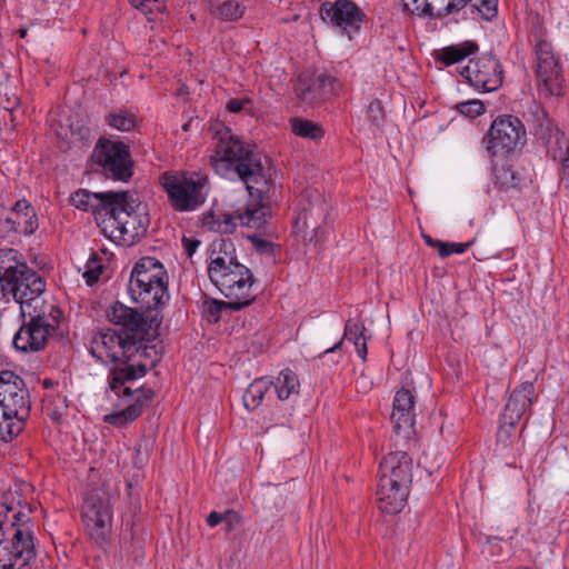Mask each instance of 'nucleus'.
<instances>
[{
  "label": "nucleus",
  "mask_w": 569,
  "mask_h": 569,
  "mask_svg": "<svg viewBox=\"0 0 569 569\" xmlns=\"http://www.w3.org/2000/svg\"><path fill=\"white\" fill-rule=\"evenodd\" d=\"M299 387L300 383L297 373L286 368L280 371L271 388L277 393L279 400H287L291 395L299 392Z\"/></svg>",
  "instance_id": "72a5a7b5"
},
{
  "label": "nucleus",
  "mask_w": 569,
  "mask_h": 569,
  "mask_svg": "<svg viewBox=\"0 0 569 569\" xmlns=\"http://www.w3.org/2000/svg\"><path fill=\"white\" fill-rule=\"evenodd\" d=\"M163 347L160 345L147 346L130 351L117 362H112L107 377V390L120 398L121 388L128 382L144 377L150 369L161 360Z\"/></svg>",
  "instance_id": "6e6552de"
},
{
  "label": "nucleus",
  "mask_w": 569,
  "mask_h": 569,
  "mask_svg": "<svg viewBox=\"0 0 569 569\" xmlns=\"http://www.w3.org/2000/svg\"><path fill=\"white\" fill-rule=\"evenodd\" d=\"M0 284L20 306L46 292L44 278L31 269L22 254L12 248L0 249Z\"/></svg>",
  "instance_id": "39448f33"
},
{
  "label": "nucleus",
  "mask_w": 569,
  "mask_h": 569,
  "mask_svg": "<svg viewBox=\"0 0 569 569\" xmlns=\"http://www.w3.org/2000/svg\"><path fill=\"white\" fill-rule=\"evenodd\" d=\"M52 335L40 325H34L30 320L23 319V323L16 332L12 343L19 351L38 352L46 348L48 339Z\"/></svg>",
  "instance_id": "a878e982"
},
{
  "label": "nucleus",
  "mask_w": 569,
  "mask_h": 569,
  "mask_svg": "<svg viewBox=\"0 0 569 569\" xmlns=\"http://www.w3.org/2000/svg\"><path fill=\"white\" fill-rule=\"evenodd\" d=\"M51 385H52V382H51L50 380H44V381H43V386H44L46 388L50 387Z\"/></svg>",
  "instance_id": "e2e57ef3"
},
{
  "label": "nucleus",
  "mask_w": 569,
  "mask_h": 569,
  "mask_svg": "<svg viewBox=\"0 0 569 569\" xmlns=\"http://www.w3.org/2000/svg\"><path fill=\"white\" fill-rule=\"evenodd\" d=\"M523 117L535 137L543 144H549L552 138H556L557 141L559 137L565 134L558 129L541 103L535 100L530 102Z\"/></svg>",
  "instance_id": "412c9836"
},
{
  "label": "nucleus",
  "mask_w": 569,
  "mask_h": 569,
  "mask_svg": "<svg viewBox=\"0 0 569 569\" xmlns=\"http://www.w3.org/2000/svg\"><path fill=\"white\" fill-rule=\"evenodd\" d=\"M106 122L119 131H131L136 128L137 119L128 110L118 109L107 114Z\"/></svg>",
  "instance_id": "79ce46f5"
},
{
  "label": "nucleus",
  "mask_w": 569,
  "mask_h": 569,
  "mask_svg": "<svg viewBox=\"0 0 569 569\" xmlns=\"http://www.w3.org/2000/svg\"><path fill=\"white\" fill-rule=\"evenodd\" d=\"M117 200L109 206L106 219H103V231L108 232L113 241H122L126 244H133L143 237L149 227V216L144 212L142 203L129 191H114Z\"/></svg>",
  "instance_id": "20e7f679"
},
{
  "label": "nucleus",
  "mask_w": 569,
  "mask_h": 569,
  "mask_svg": "<svg viewBox=\"0 0 569 569\" xmlns=\"http://www.w3.org/2000/svg\"><path fill=\"white\" fill-rule=\"evenodd\" d=\"M248 240L252 243L253 249L261 254L274 256L276 246L273 242L261 238L259 234L248 236Z\"/></svg>",
  "instance_id": "de8ad7c7"
},
{
  "label": "nucleus",
  "mask_w": 569,
  "mask_h": 569,
  "mask_svg": "<svg viewBox=\"0 0 569 569\" xmlns=\"http://www.w3.org/2000/svg\"><path fill=\"white\" fill-rule=\"evenodd\" d=\"M552 153L553 159H558L561 163L560 183L567 191H569V139L566 134L558 138Z\"/></svg>",
  "instance_id": "ea45409f"
},
{
  "label": "nucleus",
  "mask_w": 569,
  "mask_h": 569,
  "mask_svg": "<svg viewBox=\"0 0 569 569\" xmlns=\"http://www.w3.org/2000/svg\"><path fill=\"white\" fill-rule=\"evenodd\" d=\"M413 461L408 452L391 451L382 458L379 465V482L410 488Z\"/></svg>",
  "instance_id": "a211bd4d"
},
{
  "label": "nucleus",
  "mask_w": 569,
  "mask_h": 569,
  "mask_svg": "<svg viewBox=\"0 0 569 569\" xmlns=\"http://www.w3.org/2000/svg\"><path fill=\"white\" fill-rule=\"evenodd\" d=\"M527 142V131L522 121L512 114L498 116L482 138L488 157H508L520 150Z\"/></svg>",
  "instance_id": "1a4fd4ad"
},
{
  "label": "nucleus",
  "mask_w": 569,
  "mask_h": 569,
  "mask_svg": "<svg viewBox=\"0 0 569 569\" xmlns=\"http://www.w3.org/2000/svg\"><path fill=\"white\" fill-rule=\"evenodd\" d=\"M353 345H355V348H356V351H357L358 356L365 362L367 360V355H368L367 337L361 339V340H359V341H355Z\"/></svg>",
  "instance_id": "6e6d98bb"
},
{
  "label": "nucleus",
  "mask_w": 569,
  "mask_h": 569,
  "mask_svg": "<svg viewBox=\"0 0 569 569\" xmlns=\"http://www.w3.org/2000/svg\"><path fill=\"white\" fill-rule=\"evenodd\" d=\"M82 518L90 538L99 546L107 545L112 522L109 499L98 492L87 495L82 505Z\"/></svg>",
  "instance_id": "4468645a"
},
{
  "label": "nucleus",
  "mask_w": 569,
  "mask_h": 569,
  "mask_svg": "<svg viewBox=\"0 0 569 569\" xmlns=\"http://www.w3.org/2000/svg\"><path fill=\"white\" fill-rule=\"evenodd\" d=\"M342 82L333 74L325 71L321 73H301L295 83L297 98L309 106L319 104L332 96L342 91Z\"/></svg>",
  "instance_id": "ddd939ff"
},
{
  "label": "nucleus",
  "mask_w": 569,
  "mask_h": 569,
  "mask_svg": "<svg viewBox=\"0 0 569 569\" xmlns=\"http://www.w3.org/2000/svg\"><path fill=\"white\" fill-rule=\"evenodd\" d=\"M365 331H366V328L362 322H360L359 320L349 319L346 322L342 339H340L332 347L327 348L323 352H321L319 355V358H321L325 355L335 353L338 350H340L345 339L355 343V341H359V340L366 338Z\"/></svg>",
  "instance_id": "4c0bfd02"
},
{
  "label": "nucleus",
  "mask_w": 569,
  "mask_h": 569,
  "mask_svg": "<svg viewBox=\"0 0 569 569\" xmlns=\"http://www.w3.org/2000/svg\"><path fill=\"white\" fill-rule=\"evenodd\" d=\"M127 339H129L128 336H121L116 329H107L93 336L89 352L100 363H106V359L117 362L130 351L139 350Z\"/></svg>",
  "instance_id": "f3484780"
},
{
  "label": "nucleus",
  "mask_w": 569,
  "mask_h": 569,
  "mask_svg": "<svg viewBox=\"0 0 569 569\" xmlns=\"http://www.w3.org/2000/svg\"><path fill=\"white\" fill-rule=\"evenodd\" d=\"M140 450H141V449H140V446H138V447L136 448V455H137V456H139V455H140Z\"/></svg>",
  "instance_id": "69168bd1"
},
{
  "label": "nucleus",
  "mask_w": 569,
  "mask_h": 569,
  "mask_svg": "<svg viewBox=\"0 0 569 569\" xmlns=\"http://www.w3.org/2000/svg\"><path fill=\"white\" fill-rule=\"evenodd\" d=\"M39 228L34 207L26 199L18 200L9 210L0 203V238L13 241L31 236Z\"/></svg>",
  "instance_id": "f8f14e48"
},
{
  "label": "nucleus",
  "mask_w": 569,
  "mask_h": 569,
  "mask_svg": "<svg viewBox=\"0 0 569 569\" xmlns=\"http://www.w3.org/2000/svg\"><path fill=\"white\" fill-rule=\"evenodd\" d=\"M500 426L497 432V440L499 443H503L507 447L509 443H512V439L516 437L515 431L518 423H506L499 419Z\"/></svg>",
  "instance_id": "8fccbe9b"
},
{
  "label": "nucleus",
  "mask_w": 569,
  "mask_h": 569,
  "mask_svg": "<svg viewBox=\"0 0 569 569\" xmlns=\"http://www.w3.org/2000/svg\"><path fill=\"white\" fill-rule=\"evenodd\" d=\"M211 13L221 21L233 22L242 18L244 7L236 0H227L211 9Z\"/></svg>",
  "instance_id": "a19ab883"
},
{
  "label": "nucleus",
  "mask_w": 569,
  "mask_h": 569,
  "mask_svg": "<svg viewBox=\"0 0 569 569\" xmlns=\"http://www.w3.org/2000/svg\"><path fill=\"white\" fill-rule=\"evenodd\" d=\"M156 284L150 281H139L137 279H129L128 291L133 302L147 309V311H158L160 306L164 305L163 298H169V293L156 295Z\"/></svg>",
  "instance_id": "cd10ccee"
},
{
  "label": "nucleus",
  "mask_w": 569,
  "mask_h": 569,
  "mask_svg": "<svg viewBox=\"0 0 569 569\" xmlns=\"http://www.w3.org/2000/svg\"><path fill=\"white\" fill-rule=\"evenodd\" d=\"M313 231H315L313 237H315V238H318V236H319V233H320V228H315V230H313Z\"/></svg>",
  "instance_id": "0e129e2a"
},
{
  "label": "nucleus",
  "mask_w": 569,
  "mask_h": 569,
  "mask_svg": "<svg viewBox=\"0 0 569 569\" xmlns=\"http://www.w3.org/2000/svg\"><path fill=\"white\" fill-rule=\"evenodd\" d=\"M107 317L111 323L118 326L116 329L121 336H128L131 346L144 348L157 345L154 341L160 336L159 329L162 323V315L159 311L140 312L120 301H116L107 310Z\"/></svg>",
  "instance_id": "423d86ee"
},
{
  "label": "nucleus",
  "mask_w": 569,
  "mask_h": 569,
  "mask_svg": "<svg viewBox=\"0 0 569 569\" xmlns=\"http://www.w3.org/2000/svg\"><path fill=\"white\" fill-rule=\"evenodd\" d=\"M367 119L376 129H380L383 126L386 112L382 102L379 99H373L369 103L367 109Z\"/></svg>",
  "instance_id": "a18cd8bd"
},
{
  "label": "nucleus",
  "mask_w": 569,
  "mask_h": 569,
  "mask_svg": "<svg viewBox=\"0 0 569 569\" xmlns=\"http://www.w3.org/2000/svg\"><path fill=\"white\" fill-rule=\"evenodd\" d=\"M114 191L106 192H91L87 189H79L71 193L70 202L77 209L86 212H92L93 214H107L109 206H112L117 200Z\"/></svg>",
  "instance_id": "bb28decb"
},
{
  "label": "nucleus",
  "mask_w": 569,
  "mask_h": 569,
  "mask_svg": "<svg viewBox=\"0 0 569 569\" xmlns=\"http://www.w3.org/2000/svg\"><path fill=\"white\" fill-rule=\"evenodd\" d=\"M203 223L212 231L220 233H231L239 224V221L237 218V211H234L232 213H222L218 217H216L213 213H210L209 216L204 217Z\"/></svg>",
  "instance_id": "58836bf2"
},
{
  "label": "nucleus",
  "mask_w": 569,
  "mask_h": 569,
  "mask_svg": "<svg viewBox=\"0 0 569 569\" xmlns=\"http://www.w3.org/2000/svg\"><path fill=\"white\" fill-rule=\"evenodd\" d=\"M31 401L24 380L11 370L0 371V440L12 441L26 427Z\"/></svg>",
  "instance_id": "7ed1b4c3"
},
{
  "label": "nucleus",
  "mask_w": 569,
  "mask_h": 569,
  "mask_svg": "<svg viewBox=\"0 0 569 569\" xmlns=\"http://www.w3.org/2000/svg\"><path fill=\"white\" fill-rule=\"evenodd\" d=\"M139 391H136V389H132L128 386H123L120 390V397L121 396H124V397H132L134 393H138Z\"/></svg>",
  "instance_id": "052dcab7"
},
{
  "label": "nucleus",
  "mask_w": 569,
  "mask_h": 569,
  "mask_svg": "<svg viewBox=\"0 0 569 569\" xmlns=\"http://www.w3.org/2000/svg\"><path fill=\"white\" fill-rule=\"evenodd\" d=\"M473 244V241H468L466 243L458 242H443V248H440L439 256L441 258H447L452 253L461 254L468 250Z\"/></svg>",
  "instance_id": "603ef678"
},
{
  "label": "nucleus",
  "mask_w": 569,
  "mask_h": 569,
  "mask_svg": "<svg viewBox=\"0 0 569 569\" xmlns=\"http://www.w3.org/2000/svg\"><path fill=\"white\" fill-rule=\"evenodd\" d=\"M321 18L328 20L332 26L339 28L343 34L351 40L358 33L367 16L362 9L352 0H336L323 2L320 7Z\"/></svg>",
  "instance_id": "dca6fc26"
},
{
  "label": "nucleus",
  "mask_w": 569,
  "mask_h": 569,
  "mask_svg": "<svg viewBox=\"0 0 569 569\" xmlns=\"http://www.w3.org/2000/svg\"><path fill=\"white\" fill-rule=\"evenodd\" d=\"M210 262L208 270L224 269L239 262L236 254V246L230 239H220L210 246Z\"/></svg>",
  "instance_id": "7c9ffc66"
},
{
  "label": "nucleus",
  "mask_w": 569,
  "mask_h": 569,
  "mask_svg": "<svg viewBox=\"0 0 569 569\" xmlns=\"http://www.w3.org/2000/svg\"><path fill=\"white\" fill-rule=\"evenodd\" d=\"M159 182L176 211H193L206 202L209 193V179L200 172L166 171Z\"/></svg>",
  "instance_id": "0eeeda50"
},
{
  "label": "nucleus",
  "mask_w": 569,
  "mask_h": 569,
  "mask_svg": "<svg viewBox=\"0 0 569 569\" xmlns=\"http://www.w3.org/2000/svg\"><path fill=\"white\" fill-rule=\"evenodd\" d=\"M493 177L495 184L501 190L508 191L513 189L519 191L521 189L522 178L509 164H502L500 167L495 164Z\"/></svg>",
  "instance_id": "c9c22d12"
},
{
  "label": "nucleus",
  "mask_w": 569,
  "mask_h": 569,
  "mask_svg": "<svg viewBox=\"0 0 569 569\" xmlns=\"http://www.w3.org/2000/svg\"><path fill=\"white\" fill-rule=\"evenodd\" d=\"M182 246H183L186 254L189 258H191L192 254L197 251L198 247L200 246V240H198L196 238L183 237Z\"/></svg>",
  "instance_id": "864d4df0"
},
{
  "label": "nucleus",
  "mask_w": 569,
  "mask_h": 569,
  "mask_svg": "<svg viewBox=\"0 0 569 569\" xmlns=\"http://www.w3.org/2000/svg\"><path fill=\"white\" fill-rule=\"evenodd\" d=\"M97 171L114 181L128 182L133 176L130 148L121 140L100 138L90 156Z\"/></svg>",
  "instance_id": "9d476101"
},
{
  "label": "nucleus",
  "mask_w": 569,
  "mask_h": 569,
  "mask_svg": "<svg viewBox=\"0 0 569 569\" xmlns=\"http://www.w3.org/2000/svg\"><path fill=\"white\" fill-rule=\"evenodd\" d=\"M422 238L427 246L435 248L438 251L440 250V248H443V241L441 240L433 239L429 234H422Z\"/></svg>",
  "instance_id": "bf43d9fd"
},
{
  "label": "nucleus",
  "mask_w": 569,
  "mask_h": 569,
  "mask_svg": "<svg viewBox=\"0 0 569 569\" xmlns=\"http://www.w3.org/2000/svg\"><path fill=\"white\" fill-rule=\"evenodd\" d=\"M139 396L124 409L103 416V422L122 429L136 421L143 412V408L153 401L154 390L147 387L136 389Z\"/></svg>",
  "instance_id": "5701e85b"
},
{
  "label": "nucleus",
  "mask_w": 569,
  "mask_h": 569,
  "mask_svg": "<svg viewBox=\"0 0 569 569\" xmlns=\"http://www.w3.org/2000/svg\"><path fill=\"white\" fill-rule=\"evenodd\" d=\"M535 398V385L525 381L517 386L505 405L500 420L506 423H519L522 416L530 409Z\"/></svg>",
  "instance_id": "4be33fe9"
},
{
  "label": "nucleus",
  "mask_w": 569,
  "mask_h": 569,
  "mask_svg": "<svg viewBox=\"0 0 569 569\" xmlns=\"http://www.w3.org/2000/svg\"><path fill=\"white\" fill-rule=\"evenodd\" d=\"M497 3L498 0H401L405 12L436 19H443L470 4L472 13L477 12L487 21L497 16Z\"/></svg>",
  "instance_id": "9b49d317"
},
{
  "label": "nucleus",
  "mask_w": 569,
  "mask_h": 569,
  "mask_svg": "<svg viewBox=\"0 0 569 569\" xmlns=\"http://www.w3.org/2000/svg\"><path fill=\"white\" fill-rule=\"evenodd\" d=\"M460 76L476 90L491 92L498 90L503 82V68L493 54H482L470 59L460 70Z\"/></svg>",
  "instance_id": "2eb2a0df"
},
{
  "label": "nucleus",
  "mask_w": 569,
  "mask_h": 569,
  "mask_svg": "<svg viewBox=\"0 0 569 569\" xmlns=\"http://www.w3.org/2000/svg\"><path fill=\"white\" fill-rule=\"evenodd\" d=\"M536 43H535V53L537 57V62L541 61V59L546 60H555L558 59L553 53V48L550 42L546 41L545 39L538 38V36H535Z\"/></svg>",
  "instance_id": "09e8293b"
},
{
  "label": "nucleus",
  "mask_w": 569,
  "mask_h": 569,
  "mask_svg": "<svg viewBox=\"0 0 569 569\" xmlns=\"http://www.w3.org/2000/svg\"><path fill=\"white\" fill-rule=\"evenodd\" d=\"M218 141L210 156L216 172L227 176L233 172L246 186L252 204L243 211L237 210L240 226L260 229L271 214L270 193L273 189L271 160L263 156L257 144L232 134L229 128L217 132Z\"/></svg>",
  "instance_id": "f257e3e1"
},
{
  "label": "nucleus",
  "mask_w": 569,
  "mask_h": 569,
  "mask_svg": "<svg viewBox=\"0 0 569 569\" xmlns=\"http://www.w3.org/2000/svg\"><path fill=\"white\" fill-rule=\"evenodd\" d=\"M253 283L254 277L253 273H251L242 279H237L233 287L224 289L222 295L234 302L236 308L243 309L250 306L256 299V295L251 290Z\"/></svg>",
  "instance_id": "473e14b6"
},
{
  "label": "nucleus",
  "mask_w": 569,
  "mask_h": 569,
  "mask_svg": "<svg viewBox=\"0 0 569 569\" xmlns=\"http://www.w3.org/2000/svg\"><path fill=\"white\" fill-rule=\"evenodd\" d=\"M251 270L244 264L237 262L231 266H226L224 269L208 270L210 281L222 293L224 289L233 287L237 279L251 274Z\"/></svg>",
  "instance_id": "2f4dec72"
},
{
  "label": "nucleus",
  "mask_w": 569,
  "mask_h": 569,
  "mask_svg": "<svg viewBox=\"0 0 569 569\" xmlns=\"http://www.w3.org/2000/svg\"><path fill=\"white\" fill-rule=\"evenodd\" d=\"M204 305H206V311L208 313L209 320L214 323L221 319V315L223 311L241 310V308H236L234 302H232L231 300L223 301V300L211 299V300L204 301Z\"/></svg>",
  "instance_id": "37998d69"
},
{
  "label": "nucleus",
  "mask_w": 569,
  "mask_h": 569,
  "mask_svg": "<svg viewBox=\"0 0 569 569\" xmlns=\"http://www.w3.org/2000/svg\"><path fill=\"white\" fill-rule=\"evenodd\" d=\"M251 103V100L246 98V99H231L228 103H227V110L229 112H232V113H237V112H240L241 110L244 109V107L247 104H250Z\"/></svg>",
  "instance_id": "5fc2aeb1"
},
{
  "label": "nucleus",
  "mask_w": 569,
  "mask_h": 569,
  "mask_svg": "<svg viewBox=\"0 0 569 569\" xmlns=\"http://www.w3.org/2000/svg\"><path fill=\"white\" fill-rule=\"evenodd\" d=\"M290 127L296 136L305 139L320 140L325 136V130L319 123L299 117L290 119Z\"/></svg>",
  "instance_id": "e433bc0d"
},
{
  "label": "nucleus",
  "mask_w": 569,
  "mask_h": 569,
  "mask_svg": "<svg viewBox=\"0 0 569 569\" xmlns=\"http://www.w3.org/2000/svg\"><path fill=\"white\" fill-rule=\"evenodd\" d=\"M223 521V512L220 513V512H217V511H211L207 519H206V522L209 527L211 528H214L217 527L218 525H220L221 522Z\"/></svg>",
  "instance_id": "4d7b16f0"
},
{
  "label": "nucleus",
  "mask_w": 569,
  "mask_h": 569,
  "mask_svg": "<svg viewBox=\"0 0 569 569\" xmlns=\"http://www.w3.org/2000/svg\"><path fill=\"white\" fill-rule=\"evenodd\" d=\"M127 487H128V489H131V488H132V483H131V482H128V483H127Z\"/></svg>",
  "instance_id": "774afa93"
},
{
  "label": "nucleus",
  "mask_w": 569,
  "mask_h": 569,
  "mask_svg": "<svg viewBox=\"0 0 569 569\" xmlns=\"http://www.w3.org/2000/svg\"><path fill=\"white\" fill-rule=\"evenodd\" d=\"M13 500L4 496L0 506V569H27L37 557L33 522Z\"/></svg>",
  "instance_id": "f03ea898"
},
{
  "label": "nucleus",
  "mask_w": 569,
  "mask_h": 569,
  "mask_svg": "<svg viewBox=\"0 0 569 569\" xmlns=\"http://www.w3.org/2000/svg\"><path fill=\"white\" fill-rule=\"evenodd\" d=\"M457 110L461 114L473 119V118L485 113L486 107H485L483 102L480 100H470V101L458 103Z\"/></svg>",
  "instance_id": "49530a36"
},
{
  "label": "nucleus",
  "mask_w": 569,
  "mask_h": 569,
  "mask_svg": "<svg viewBox=\"0 0 569 569\" xmlns=\"http://www.w3.org/2000/svg\"><path fill=\"white\" fill-rule=\"evenodd\" d=\"M27 31L26 30H22L20 36L23 38L26 36Z\"/></svg>",
  "instance_id": "338daca9"
},
{
  "label": "nucleus",
  "mask_w": 569,
  "mask_h": 569,
  "mask_svg": "<svg viewBox=\"0 0 569 569\" xmlns=\"http://www.w3.org/2000/svg\"><path fill=\"white\" fill-rule=\"evenodd\" d=\"M273 381L266 377L256 379L251 382L243 395V403L246 408L253 410L259 407L264 395L271 389Z\"/></svg>",
  "instance_id": "f704fd0d"
},
{
  "label": "nucleus",
  "mask_w": 569,
  "mask_h": 569,
  "mask_svg": "<svg viewBox=\"0 0 569 569\" xmlns=\"http://www.w3.org/2000/svg\"><path fill=\"white\" fill-rule=\"evenodd\" d=\"M103 267L100 264V258L97 252H91L88 262L87 270L83 273V278L88 286H93L98 282L100 274L102 273Z\"/></svg>",
  "instance_id": "c03bdc74"
},
{
  "label": "nucleus",
  "mask_w": 569,
  "mask_h": 569,
  "mask_svg": "<svg viewBox=\"0 0 569 569\" xmlns=\"http://www.w3.org/2000/svg\"><path fill=\"white\" fill-rule=\"evenodd\" d=\"M193 122V119H190L188 122H186L183 126H182V130L183 131H189L190 128H191V124Z\"/></svg>",
  "instance_id": "680f3d73"
},
{
  "label": "nucleus",
  "mask_w": 569,
  "mask_h": 569,
  "mask_svg": "<svg viewBox=\"0 0 569 569\" xmlns=\"http://www.w3.org/2000/svg\"><path fill=\"white\" fill-rule=\"evenodd\" d=\"M478 49L479 47L475 41L467 40L458 44H451L439 50H435L433 58L436 62L449 67L461 62L467 57L477 52Z\"/></svg>",
  "instance_id": "c756f323"
},
{
  "label": "nucleus",
  "mask_w": 569,
  "mask_h": 569,
  "mask_svg": "<svg viewBox=\"0 0 569 569\" xmlns=\"http://www.w3.org/2000/svg\"><path fill=\"white\" fill-rule=\"evenodd\" d=\"M130 279L150 281L156 288V295L168 292V273L163 264L154 257H142L133 266Z\"/></svg>",
  "instance_id": "393cba45"
},
{
  "label": "nucleus",
  "mask_w": 569,
  "mask_h": 569,
  "mask_svg": "<svg viewBox=\"0 0 569 569\" xmlns=\"http://www.w3.org/2000/svg\"><path fill=\"white\" fill-rule=\"evenodd\" d=\"M415 403L416 397L412 390L400 388L396 391L391 421L393 422L395 431L398 435L403 432L405 437H408L415 431Z\"/></svg>",
  "instance_id": "aec40b11"
},
{
  "label": "nucleus",
  "mask_w": 569,
  "mask_h": 569,
  "mask_svg": "<svg viewBox=\"0 0 569 569\" xmlns=\"http://www.w3.org/2000/svg\"><path fill=\"white\" fill-rule=\"evenodd\" d=\"M378 508L383 513L397 515L406 506L409 488L398 487L395 485L378 483L377 489Z\"/></svg>",
  "instance_id": "c85d7f7f"
},
{
  "label": "nucleus",
  "mask_w": 569,
  "mask_h": 569,
  "mask_svg": "<svg viewBox=\"0 0 569 569\" xmlns=\"http://www.w3.org/2000/svg\"><path fill=\"white\" fill-rule=\"evenodd\" d=\"M223 530L229 533L238 529L242 523V517L233 509H228L223 512Z\"/></svg>",
  "instance_id": "3c124183"
},
{
  "label": "nucleus",
  "mask_w": 569,
  "mask_h": 569,
  "mask_svg": "<svg viewBox=\"0 0 569 569\" xmlns=\"http://www.w3.org/2000/svg\"><path fill=\"white\" fill-rule=\"evenodd\" d=\"M129 2L133 8L142 11L143 13H148L151 12V10H147L148 4L151 2H159V0H129Z\"/></svg>",
  "instance_id": "13d9d810"
},
{
  "label": "nucleus",
  "mask_w": 569,
  "mask_h": 569,
  "mask_svg": "<svg viewBox=\"0 0 569 569\" xmlns=\"http://www.w3.org/2000/svg\"><path fill=\"white\" fill-rule=\"evenodd\" d=\"M536 74L539 81V91L545 97H560L565 93V79L559 59H541L537 62Z\"/></svg>",
  "instance_id": "b1692460"
},
{
  "label": "nucleus",
  "mask_w": 569,
  "mask_h": 569,
  "mask_svg": "<svg viewBox=\"0 0 569 569\" xmlns=\"http://www.w3.org/2000/svg\"><path fill=\"white\" fill-rule=\"evenodd\" d=\"M20 312L23 319L40 325L51 335H54L63 319V311L54 301H48L43 296L21 302Z\"/></svg>",
  "instance_id": "6ab92c4d"
}]
</instances>
